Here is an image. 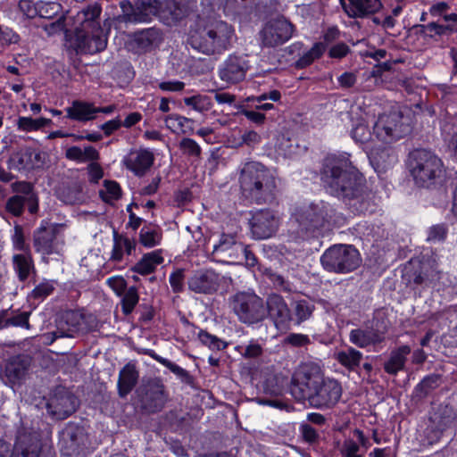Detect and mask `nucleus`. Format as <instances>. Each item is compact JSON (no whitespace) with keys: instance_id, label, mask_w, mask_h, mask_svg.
Segmentation results:
<instances>
[{"instance_id":"58836bf2","label":"nucleus","mask_w":457,"mask_h":457,"mask_svg":"<svg viewBox=\"0 0 457 457\" xmlns=\"http://www.w3.org/2000/svg\"><path fill=\"white\" fill-rule=\"evenodd\" d=\"M162 229L154 225L144 226L139 233V242L145 247H154L160 244Z\"/></svg>"},{"instance_id":"393cba45","label":"nucleus","mask_w":457,"mask_h":457,"mask_svg":"<svg viewBox=\"0 0 457 457\" xmlns=\"http://www.w3.org/2000/svg\"><path fill=\"white\" fill-rule=\"evenodd\" d=\"M345 13L351 18H364L382 8L380 0H340Z\"/></svg>"},{"instance_id":"2f4dec72","label":"nucleus","mask_w":457,"mask_h":457,"mask_svg":"<svg viewBox=\"0 0 457 457\" xmlns=\"http://www.w3.org/2000/svg\"><path fill=\"white\" fill-rule=\"evenodd\" d=\"M410 353L411 347L408 345H402L392 351L388 361L384 363L385 371L390 375H396L404 369L406 357Z\"/></svg>"},{"instance_id":"473e14b6","label":"nucleus","mask_w":457,"mask_h":457,"mask_svg":"<svg viewBox=\"0 0 457 457\" xmlns=\"http://www.w3.org/2000/svg\"><path fill=\"white\" fill-rule=\"evenodd\" d=\"M12 265L19 280L21 282L28 279L31 274L36 273L34 262L29 253L14 254L12 257Z\"/></svg>"},{"instance_id":"b1692460","label":"nucleus","mask_w":457,"mask_h":457,"mask_svg":"<svg viewBox=\"0 0 457 457\" xmlns=\"http://www.w3.org/2000/svg\"><path fill=\"white\" fill-rule=\"evenodd\" d=\"M29 365L30 360L29 356H13L7 361L0 376L5 384H16L25 377Z\"/></svg>"},{"instance_id":"a211bd4d","label":"nucleus","mask_w":457,"mask_h":457,"mask_svg":"<svg viewBox=\"0 0 457 457\" xmlns=\"http://www.w3.org/2000/svg\"><path fill=\"white\" fill-rule=\"evenodd\" d=\"M84 315L77 311H66L56 320V330L45 335L52 344L57 338L75 337L83 330Z\"/></svg>"},{"instance_id":"c85d7f7f","label":"nucleus","mask_w":457,"mask_h":457,"mask_svg":"<svg viewBox=\"0 0 457 457\" xmlns=\"http://www.w3.org/2000/svg\"><path fill=\"white\" fill-rule=\"evenodd\" d=\"M67 118L86 122L96 119V107L94 104L80 100H74L71 105L65 109Z\"/></svg>"},{"instance_id":"5701e85b","label":"nucleus","mask_w":457,"mask_h":457,"mask_svg":"<svg viewBox=\"0 0 457 457\" xmlns=\"http://www.w3.org/2000/svg\"><path fill=\"white\" fill-rule=\"evenodd\" d=\"M187 285L196 294H212L219 288L220 276L212 270H200L188 279Z\"/></svg>"},{"instance_id":"c03bdc74","label":"nucleus","mask_w":457,"mask_h":457,"mask_svg":"<svg viewBox=\"0 0 457 457\" xmlns=\"http://www.w3.org/2000/svg\"><path fill=\"white\" fill-rule=\"evenodd\" d=\"M410 266L412 267V264L411 263ZM425 270L426 267L421 265L420 262L418 264V268L413 270L411 269V267H405L403 278L408 281L410 285H423L427 282L428 278Z\"/></svg>"},{"instance_id":"423d86ee","label":"nucleus","mask_w":457,"mask_h":457,"mask_svg":"<svg viewBox=\"0 0 457 457\" xmlns=\"http://www.w3.org/2000/svg\"><path fill=\"white\" fill-rule=\"evenodd\" d=\"M335 215L332 206L324 202L311 203L295 208L293 217L298 224V233L303 238L316 237Z\"/></svg>"},{"instance_id":"774afa93","label":"nucleus","mask_w":457,"mask_h":457,"mask_svg":"<svg viewBox=\"0 0 457 457\" xmlns=\"http://www.w3.org/2000/svg\"><path fill=\"white\" fill-rule=\"evenodd\" d=\"M359 449L358 444L353 440L349 439L344 442L342 452L346 457H361V455L357 454Z\"/></svg>"},{"instance_id":"338daca9","label":"nucleus","mask_w":457,"mask_h":457,"mask_svg":"<svg viewBox=\"0 0 457 457\" xmlns=\"http://www.w3.org/2000/svg\"><path fill=\"white\" fill-rule=\"evenodd\" d=\"M107 283L118 295H122L127 290V282L121 277L110 278Z\"/></svg>"},{"instance_id":"20e7f679","label":"nucleus","mask_w":457,"mask_h":457,"mask_svg":"<svg viewBox=\"0 0 457 457\" xmlns=\"http://www.w3.org/2000/svg\"><path fill=\"white\" fill-rule=\"evenodd\" d=\"M232 26L222 21H212L198 25L188 38L192 48L207 55L220 54L231 45Z\"/></svg>"},{"instance_id":"0e129e2a","label":"nucleus","mask_w":457,"mask_h":457,"mask_svg":"<svg viewBox=\"0 0 457 457\" xmlns=\"http://www.w3.org/2000/svg\"><path fill=\"white\" fill-rule=\"evenodd\" d=\"M184 270H177L170 276V284L175 293H179L183 289Z\"/></svg>"},{"instance_id":"4c0bfd02","label":"nucleus","mask_w":457,"mask_h":457,"mask_svg":"<svg viewBox=\"0 0 457 457\" xmlns=\"http://www.w3.org/2000/svg\"><path fill=\"white\" fill-rule=\"evenodd\" d=\"M31 156L30 148L14 153L7 162L8 168L16 170H33L35 169V164L32 162Z\"/></svg>"},{"instance_id":"dca6fc26","label":"nucleus","mask_w":457,"mask_h":457,"mask_svg":"<svg viewBox=\"0 0 457 457\" xmlns=\"http://www.w3.org/2000/svg\"><path fill=\"white\" fill-rule=\"evenodd\" d=\"M79 400L64 387H57L46 403L49 415L56 420H64L76 411Z\"/></svg>"},{"instance_id":"e2e57ef3","label":"nucleus","mask_w":457,"mask_h":457,"mask_svg":"<svg viewBox=\"0 0 457 457\" xmlns=\"http://www.w3.org/2000/svg\"><path fill=\"white\" fill-rule=\"evenodd\" d=\"M390 152L388 148L373 149L370 151V158L378 164H384L393 159L394 156L391 155Z\"/></svg>"},{"instance_id":"37998d69","label":"nucleus","mask_w":457,"mask_h":457,"mask_svg":"<svg viewBox=\"0 0 457 457\" xmlns=\"http://www.w3.org/2000/svg\"><path fill=\"white\" fill-rule=\"evenodd\" d=\"M325 49L326 46L323 43L319 42L314 44V46L308 52H306L296 61L295 66L299 69L309 66L313 62L315 59H318L322 55Z\"/></svg>"},{"instance_id":"a18cd8bd","label":"nucleus","mask_w":457,"mask_h":457,"mask_svg":"<svg viewBox=\"0 0 457 457\" xmlns=\"http://www.w3.org/2000/svg\"><path fill=\"white\" fill-rule=\"evenodd\" d=\"M139 295L136 287H129L123 294L121 298V309L125 315L130 314L135 306L137 304Z\"/></svg>"},{"instance_id":"1a4fd4ad","label":"nucleus","mask_w":457,"mask_h":457,"mask_svg":"<svg viewBox=\"0 0 457 457\" xmlns=\"http://www.w3.org/2000/svg\"><path fill=\"white\" fill-rule=\"evenodd\" d=\"M411 131L409 119L403 117L400 112L383 113L378 116L373 126V133L376 137L385 143L392 144Z\"/></svg>"},{"instance_id":"cd10ccee","label":"nucleus","mask_w":457,"mask_h":457,"mask_svg":"<svg viewBox=\"0 0 457 457\" xmlns=\"http://www.w3.org/2000/svg\"><path fill=\"white\" fill-rule=\"evenodd\" d=\"M139 371L133 362H128L119 373L117 390L120 398H125L137 386Z\"/></svg>"},{"instance_id":"4468645a","label":"nucleus","mask_w":457,"mask_h":457,"mask_svg":"<svg viewBox=\"0 0 457 457\" xmlns=\"http://www.w3.org/2000/svg\"><path fill=\"white\" fill-rule=\"evenodd\" d=\"M250 231L253 238L262 240L276 234L279 226V218L270 209H260L251 213Z\"/></svg>"},{"instance_id":"79ce46f5","label":"nucleus","mask_w":457,"mask_h":457,"mask_svg":"<svg viewBox=\"0 0 457 457\" xmlns=\"http://www.w3.org/2000/svg\"><path fill=\"white\" fill-rule=\"evenodd\" d=\"M362 353L354 348H349L337 353V361L349 370H354L359 366Z\"/></svg>"},{"instance_id":"052dcab7","label":"nucleus","mask_w":457,"mask_h":457,"mask_svg":"<svg viewBox=\"0 0 457 457\" xmlns=\"http://www.w3.org/2000/svg\"><path fill=\"white\" fill-rule=\"evenodd\" d=\"M54 287L49 282H42L31 292L30 296L34 299L43 300L54 291Z\"/></svg>"},{"instance_id":"603ef678","label":"nucleus","mask_w":457,"mask_h":457,"mask_svg":"<svg viewBox=\"0 0 457 457\" xmlns=\"http://www.w3.org/2000/svg\"><path fill=\"white\" fill-rule=\"evenodd\" d=\"M161 13H162L163 17H166V13H168L169 16H167V18H170L173 21H178L184 16L182 7L174 0L168 1L165 4V8H162Z\"/></svg>"},{"instance_id":"680f3d73","label":"nucleus","mask_w":457,"mask_h":457,"mask_svg":"<svg viewBox=\"0 0 457 457\" xmlns=\"http://www.w3.org/2000/svg\"><path fill=\"white\" fill-rule=\"evenodd\" d=\"M447 234V228L445 224H437L432 226L428 230V241H442L445 238Z\"/></svg>"},{"instance_id":"de8ad7c7","label":"nucleus","mask_w":457,"mask_h":457,"mask_svg":"<svg viewBox=\"0 0 457 457\" xmlns=\"http://www.w3.org/2000/svg\"><path fill=\"white\" fill-rule=\"evenodd\" d=\"M29 312H10L7 310V326L8 327H21L29 328Z\"/></svg>"},{"instance_id":"f3484780","label":"nucleus","mask_w":457,"mask_h":457,"mask_svg":"<svg viewBox=\"0 0 457 457\" xmlns=\"http://www.w3.org/2000/svg\"><path fill=\"white\" fill-rule=\"evenodd\" d=\"M244 250L245 245L237 239L236 235L223 233L220 235L218 243L213 245L212 255L220 262L242 263Z\"/></svg>"},{"instance_id":"ddd939ff","label":"nucleus","mask_w":457,"mask_h":457,"mask_svg":"<svg viewBox=\"0 0 457 457\" xmlns=\"http://www.w3.org/2000/svg\"><path fill=\"white\" fill-rule=\"evenodd\" d=\"M294 32V25L281 17L269 21L259 32L262 47H276L288 41Z\"/></svg>"},{"instance_id":"3c124183","label":"nucleus","mask_w":457,"mask_h":457,"mask_svg":"<svg viewBox=\"0 0 457 457\" xmlns=\"http://www.w3.org/2000/svg\"><path fill=\"white\" fill-rule=\"evenodd\" d=\"M105 193L100 192L103 200L110 203L113 200H118L121 195V189L120 185L115 181L104 180Z\"/></svg>"},{"instance_id":"f257e3e1","label":"nucleus","mask_w":457,"mask_h":457,"mask_svg":"<svg viewBox=\"0 0 457 457\" xmlns=\"http://www.w3.org/2000/svg\"><path fill=\"white\" fill-rule=\"evenodd\" d=\"M322 179L331 195L342 199L354 213L374 211L372 194L365 179L348 158L329 156L324 161Z\"/></svg>"},{"instance_id":"bb28decb","label":"nucleus","mask_w":457,"mask_h":457,"mask_svg":"<svg viewBox=\"0 0 457 457\" xmlns=\"http://www.w3.org/2000/svg\"><path fill=\"white\" fill-rule=\"evenodd\" d=\"M102 7L98 3L89 4L79 11L76 16L79 26L76 29H82L84 31L96 30L101 32V30H103L99 22Z\"/></svg>"},{"instance_id":"13d9d810","label":"nucleus","mask_w":457,"mask_h":457,"mask_svg":"<svg viewBox=\"0 0 457 457\" xmlns=\"http://www.w3.org/2000/svg\"><path fill=\"white\" fill-rule=\"evenodd\" d=\"M19 9L27 18L33 19L38 14V3L35 4L30 0H21Z\"/></svg>"},{"instance_id":"0eeeda50","label":"nucleus","mask_w":457,"mask_h":457,"mask_svg":"<svg viewBox=\"0 0 457 457\" xmlns=\"http://www.w3.org/2000/svg\"><path fill=\"white\" fill-rule=\"evenodd\" d=\"M322 267L329 272L347 274L357 270L361 263L358 250L352 245H334L320 257Z\"/></svg>"},{"instance_id":"bf43d9fd","label":"nucleus","mask_w":457,"mask_h":457,"mask_svg":"<svg viewBox=\"0 0 457 457\" xmlns=\"http://www.w3.org/2000/svg\"><path fill=\"white\" fill-rule=\"evenodd\" d=\"M124 245L121 244V235L113 232V248L112 251L111 260L113 262H120L123 257Z\"/></svg>"},{"instance_id":"412c9836","label":"nucleus","mask_w":457,"mask_h":457,"mask_svg":"<svg viewBox=\"0 0 457 457\" xmlns=\"http://www.w3.org/2000/svg\"><path fill=\"white\" fill-rule=\"evenodd\" d=\"M248 69L249 64L245 57L230 54L220 66L219 76L226 83L237 84L245 79Z\"/></svg>"},{"instance_id":"39448f33","label":"nucleus","mask_w":457,"mask_h":457,"mask_svg":"<svg viewBox=\"0 0 457 457\" xmlns=\"http://www.w3.org/2000/svg\"><path fill=\"white\" fill-rule=\"evenodd\" d=\"M409 169L415 184L421 187L436 185L445 173L442 161L426 149H416L410 154Z\"/></svg>"},{"instance_id":"c9c22d12","label":"nucleus","mask_w":457,"mask_h":457,"mask_svg":"<svg viewBox=\"0 0 457 457\" xmlns=\"http://www.w3.org/2000/svg\"><path fill=\"white\" fill-rule=\"evenodd\" d=\"M163 262L159 251L145 253L142 259L132 268V270L141 275L150 274L154 271L157 265Z\"/></svg>"},{"instance_id":"6ab92c4d","label":"nucleus","mask_w":457,"mask_h":457,"mask_svg":"<svg viewBox=\"0 0 457 457\" xmlns=\"http://www.w3.org/2000/svg\"><path fill=\"white\" fill-rule=\"evenodd\" d=\"M387 327L383 320L374 319L369 326L354 328L350 332L349 340L360 348L380 344L385 339Z\"/></svg>"},{"instance_id":"9d476101","label":"nucleus","mask_w":457,"mask_h":457,"mask_svg":"<svg viewBox=\"0 0 457 457\" xmlns=\"http://www.w3.org/2000/svg\"><path fill=\"white\" fill-rule=\"evenodd\" d=\"M137 394L140 408L147 413L161 411L169 400L165 386L158 378L143 380Z\"/></svg>"},{"instance_id":"f8f14e48","label":"nucleus","mask_w":457,"mask_h":457,"mask_svg":"<svg viewBox=\"0 0 457 457\" xmlns=\"http://www.w3.org/2000/svg\"><path fill=\"white\" fill-rule=\"evenodd\" d=\"M62 224L42 221L40 227L34 231L33 246L37 253L50 255L60 252L59 235L63 228Z\"/></svg>"},{"instance_id":"72a5a7b5","label":"nucleus","mask_w":457,"mask_h":457,"mask_svg":"<svg viewBox=\"0 0 457 457\" xmlns=\"http://www.w3.org/2000/svg\"><path fill=\"white\" fill-rule=\"evenodd\" d=\"M12 191L23 196L26 200L29 212L36 213L38 210V201L37 194L34 192L33 185L29 182L20 181L12 184Z\"/></svg>"},{"instance_id":"69168bd1","label":"nucleus","mask_w":457,"mask_h":457,"mask_svg":"<svg viewBox=\"0 0 457 457\" xmlns=\"http://www.w3.org/2000/svg\"><path fill=\"white\" fill-rule=\"evenodd\" d=\"M301 433L303 435V439L308 443H315L319 435L314 428H312L310 424L303 423L300 427Z\"/></svg>"},{"instance_id":"f03ea898","label":"nucleus","mask_w":457,"mask_h":457,"mask_svg":"<svg viewBox=\"0 0 457 457\" xmlns=\"http://www.w3.org/2000/svg\"><path fill=\"white\" fill-rule=\"evenodd\" d=\"M290 393L298 402H307L315 409H331L342 395L340 383L324 377L320 366L315 362L302 363L294 372Z\"/></svg>"},{"instance_id":"c756f323","label":"nucleus","mask_w":457,"mask_h":457,"mask_svg":"<svg viewBox=\"0 0 457 457\" xmlns=\"http://www.w3.org/2000/svg\"><path fill=\"white\" fill-rule=\"evenodd\" d=\"M80 435V429L74 426H69L62 432L60 445L62 454L71 457L78 453Z\"/></svg>"},{"instance_id":"7ed1b4c3","label":"nucleus","mask_w":457,"mask_h":457,"mask_svg":"<svg viewBox=\"0 0 457 457\" xmlns=\"http://www.w3.org/2000/svg\"><path fill=\"white\" fill-rule=\"evenodd\" d=\"M238 182L243 196L257 204H271L279 195L276 172L259 162L245 163Z\"/></svg>"},{"instance_id":"e433bc0d","label":"nucleus","mask_w":457,"mask_h":457,"mask_svg":"<svg viewBox=\"0 0 457 457\" xmlns=\"http://www.w3.org/2000/svg\"><path fill=\"white\" fill-rule=\"evenodd\" d=\"M431 422L434 424L435 436L436 438H439L443 432L449 428L454 420V415L452 411L445 407L444 409H440L438 411L435 412L431 418Z\"/></svg>"},{"instance_id":"4be33fe9","label":"nucleus","mask_w":457,"mask_h":457,"mask_svg":"<svg viewBox=\"0 0 457 457\" xmlns=\"http://www.w3.org/2000/svg\"><path fill=\"white\" fill-rule=\"evenodd\" d=\"M267 315L273 320L278 329H285L288 327L292 317L291 309L282 296L271 295L265 302Z\"/></svg>"},{"instance_id":"7c9ffc66","label":"nucleus","mask_w":457,"mask_h":457,"mask_svg":"<svg viewBox=\"0 0 457 457\" xmlns=\"http://www.w3.org/2000/svg\"><path fill=\"white\" fill-rule=\"evenodd\" d=\"M162 41V34L159 29L149 28L135 33L134 43L142 52L150 51Z\"/></svg>"},{"instance_id":"49530a36","label":"nucleus","mask_w":457,"mask_h":457,"mask_svg":"<svg viewBox=\"0 0 457 457\" xmlns=\"http://www.w3.org/2000/svg\"><path fill=\"white\" fill-rule=\"evenodd\" d=\"M185 104L192 106L193 109L200 112L209 111L212 107V99L208 96L197 95L185 98Z\"/></svg>"},{"instance_id":"a878e982","label":"nucleus","mask_w":457,"mask_h":457,"mask_svg":"<svg viewBox=\"0 0 457 457\" xmlns=\"http://www.w3.org/2000/svg\"><path fill=\"white\" fill-rule=\"evenodd\" d=\"M154 154L147 149L131 151L124 159V164L138 177H142L154 164Z\"/></svg>"},{"instance_id":"a19ab883","label":"nucleus","mask_w":457,"mask_h":457,"mask_svg":"<svg viewBox=\"0 0 457 457\" xmlns=\"http://www.w3.org/2000/svg\"><path fill=\"white\" fill-rule=\"evenodd\" d=\"M441 376L431 374L424 378L415 388L416 396L419 398L426 397L431 391L439 386Z\"/></svg>"},{"instance_id":"864d4df0","label":"nucleus","mask_w":457,"mask_h":457,"mask_svg":"<svg viewBox=\"0 0 457 457\" xmlns=\"http://www.w3.org/2000/svg\"><path fill=\"white\" fill-rule=\"evenodd\" d=\"M27 205L26 200L20 195L11 196L5 204L6 211L14 216H20L23 212L24 206Z\"/></svg>"},{"instance_id":"6e6d98bb","label":"nucleus","mask_w":457,"mask_h":457,"mask_svg":"<svg viewBox=\"0 0 457 457\" xmlns=\"http://www.w3.org/2000/svg\"><path fill=\"white\" fill-rule=\"evenodd\" d=\"M311 344V339L307 335L290 333L283 339V345L293 347H303Z\"/></svg>"},{"instance_id":"5fc2aeb1","label":"nucleus","mask_w":457,"mask_h":457,"mask_svg":"<svg viewBox=\"0 0 457 457\" xmlns=\"http://www.w3.org/2000/svg\"><path fill=\"white\" fill-rule=\"evenodd\" d=\"M352 137L354 141L364 144L371 138V133L368 126L362 122L358 123L351 132Z\"/></svg>"},{"instance_id":"09e8293b","label":"nucleus","mask_w":457,"mask_h":457,"mask_svg":"<svg viewBox=\"0 0 457 457\" xmlns=\"http://www.w3.org/2000/svg\"><path fill=\"white\" fill-rule=\"evenodd\" d=\"M62 10L60 4L55 2H38V16L45 19H53Z\"/></svg>"},{"instance_id":"aec40b11","label":"nucleus","mask_w":457,"mask_h":457,"mask_svg":"<svg viewBox=\"0 0 457 457\" xmlns=\"http://www.w3.org/2000/svg\"><path fill=\"white\" fill-rule=\"evenodd\" d=\"M107 32L76 29L73 47L78 54H94L104 51L107 46Z\"/></svg>"},{"instance_id":"9b49d317","label":"nucleus","mask_w":457,"mask_h":457,"mask_svg":"<svg viewBox=\"0 0 457 457\" xmlns=\"http://www.w3.org/2000/svg\"><path fill=\"white\" fill-rule=\"evenodd\" d=\"M122 14L116 18L119 22L140 23L148 22L153 17L161 13L160 0H137L134 4L129 1L120 3Z\"/></svg>"},{"instance_id":"f704fd0d","label":"nucleus","mask_w":457,"mask_h":457,"mask_svg":"<svg viewBox=\"0 0 457 457\" xmlns=\"http://www.w3.org/2000/svg\"><path fill=\"white\" fill-rule=\"evenodd\" d=\"M291 308L292 317L294 318L291 321L299 325L311 318L315 310V304L312 300L299 299L292 302Z\"/></svg>"},{"instance_id":"4d7b16f0","label":"nucleus","mask_w":457,"mask_h":457,"mask_svg":"<svg viewBox=\"0 0 457 457\" xmlns=\"http://www.w3.org/2000/svg\"><path fill=\"white\" fill-rule=\"evenodd\" d=\"M179 146L185 154L190 156L199 157L201 154V147L191 138H183L180 141Z\"/></svg>"},{"instance_id":"2eb2a0df","label":"nucleus","mask_w":457,"mask_h":457,"mask_svg":"<svg viewBox=\"0 0 457 457\" xmlns=\"http://www.w3.org/2000/svg\"><path fill=\"white\" fill-rule=\"evenodd\" d=\"M41 449L38 431L23 424L17 432L11 457H39Z\"/></svg>"},{"instance_id":"8fccbe9b","label":"nucleus","mask_w":457,"mask_h":457,"mask_svg":"<svg viewBox=\"0 0 457 457\" xmlns=\"http://www.w3.org/2000/svg\"><path fill=\"white\" fill-rule=\"evenodd\" d=\"M199 340L212 350H222L227 347V343L208 333L205 330H201L198 334Z\"/></svg>"},{"instance_id":"6e6552de","label":"nucleus","mask_w":457,"mask_h":457,"mask_svg":"<svg viewBox=\"0 0 457 457\" xmlns=\"http://www.w3.org/2000/svg\"><path fill=\"white\" fill-rule=\"evenodd\" d=\"M229 304L238 320L253 325L267 317V308L262 298L252 292H238L229 299Z\"/></svg>"},{"instance_id":"ea45409f","label":"nucleus","mask_w":457,"mask_h":457,"mask_svg":"<svg viewBox=\"0 0 457 457\" xmlns=\"http://www.w3.org/2000/svg\"><path fill=\"white\" fill-rule=\"evenodd\" d=\"M62 201L69 204H75L83 201V183L79 180L72 181L61 192Z\"/></svg>"}]
</instances>
